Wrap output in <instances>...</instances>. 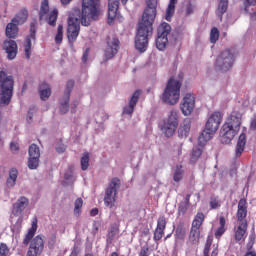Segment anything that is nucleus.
<instances>
[{
	"label": "nucleus",
	"mask_w": 256,
	"mask_h": 256,
	"mask_svg": "<svg viewBox=\"0 0 256 256\" xmlns=\"http://www.w3.org/2000/svg\"><path fill=\"white\" fill-rule=\"evenodd\" d=\"M101 15V0H82V11L74 8L68 16L67 38L69 43H75L81 25L89 27L91 21H97Z\"/></svg>",
	"instance_id": "obj_1"
},
{
	"label": "nucleus",
	"mask_w": 256,
	"mask_h": 256,
	"mask_svg": "<svg viewBox=\"0 0 256 256\" xmlns=\"http://www.w3.org/2000/svg\"><path fill=\"white\" fill-rule=\"evenodd\" d=\"M37 217L32 219L31 227L26 233L23 239V245H29L26 256H40L45 249V239L43 235H37L35 237V233H37ZM34 237V238H33Z\"/></svg>",
	"instance_id": "obj_2"
},
{
	"label": "nucleus",
	"mask_w": 256,
	"mask_h": 256,
	"mask_svg": "<svg viewBox=\"0 0 256 256\" xmlns=\"http://www.w3.org/2000/svg\"><path fill=\"white\" fill-rule=\"evenodd\" d=\"M241 129V113L239 112H232L228 119L226 120L225 124L222 126L221 131V141L226 145L231 143L235 138V135L239 133Z\"/></svg>",
	"instance_id": "obj_3"
},
{
	"label": "nucleus",
	"mask_w": 256,
	"mask_h": 256,
	"mask_svg": "<svg viewBox=\"0 0 256 256\" xmlns=\"http://www.w3.org/2000/svg\"><path fill=\"white\" fill-rule=\"evenodd\" d=\"M221 119H223V116H221L220 112H214L208 118L205 125V130L198 137L199 147H203L205 146V143H207V141H211V138L213 137V135H215V133H217V130L221 125Z\"/></svg>",
	"instance_id": "obj_4"
},
{
	"label": "nucleus",
	"mask_w": 256,
	"mask_h": 256,
	"mask_svg": "<svg viewBox=\"0 0 256 256\" xmlns=\"http://www.w3.org/2000/svg\"><path fill=\"white\" fill-rule=\"evenodd\" d=\"M153 35V24L140 22L138 24L137 35L135 38V48L140 53H145L149 47V37Z\"/></svg>",
	"instance_id": "obj_5"
},
{
	"label": "nucleus",
	"mask_w": 256,
	"mask_h": 256,
	"mask_svg": "<svg viewBox=\"0 0 256 256\" xmlns=\"http://www.w3.org/2000/svg\"><path fill=\"white\" fill-rule=\"evenodd\" d=\"M181 85V80L170 78L162 94V101L167 105H177L181 96Z\"/></svg>",
	"instance_id": "obj_6"
},
{
	"label": "nucleus",
	"mask_w": 256,
	"mask_h": 256,
	"mask_svg": "<svg viewBox=\"0 0 256 256\" xmlns=\"http://www.w3.org/2000/svg\"><path fill=\"white\" fill-rule=\"evenodd\" d=\"M13 76H7V73L0 71V103L9 105L13 97Z\"/></svg>",
	"instance_id": "obj_7"
},
{
	"label": "nucleus",
	"mask_w": 256,
	"mask_h": 256,
	"mask_svg": "<svg viewBox=\"0 0 256 256\" xmlns=\"http://www.w3.org/2000/svg\"><path fill=\"white\" fill-rule=\"evenodd\" d=\"M120 187L121 180L117 177L112 178L108 183L104 194V205L109 209H113V207H115V203H117V191H119Z\"/></svg>",
	"instance_id": "obj_8"
},
{
	"label": "nucleus",
	"mask_w": 256,
	"mask_h": 256,
	"mask_svg": "<svg viewBox=\"0 0 256 256\" xmlns=\"http://www.w3.org/2000/svg\"><path fill=\"white\" fill-rule=\"evenodd\" d=\"M235 65V54L230 50L222 51L216 58L215 67L221 73H227Z\"/></svg>",
	"instance_id": "obj_9"
},
{
	"label": "nucleus",
	"mask_w": 256,
	"mask_h": 256,
	"mask_svg": "<svg viewBox=\"0 0 256 256\" xmlns=\"http://www.w3.org/2000/svg\"><path fill=\"white\" fill-rule=\"evenodd\" d=\"M177 127H179V112L177 110H171L167 119L164 120L162 132L165 137H173L177 131Z\"/></svg>",
	"instance_id": "obj_10"
},
{
	"label": "nucleus",
	"mask_w": 256,
	"mask_h": 256,
	"mask_svg": "<svg viewBox=\"0 0 256 256\" xmlns=\"http://www.w3.org/2000/svg\"><path fill=\"white\" fill-rule=\"evenodd\" d=\"M169 33H171V26L167 22L161 23L158 27V37L156 38V47L159 51H165L167 43H169V38H167Z\"/></svg>",
	"instance_id": "obj_11"
},
{
	"label": "nucleus",
	"mask_w": 256,
	"mask_h": 256,
	"mask_svg": "<svg viewBox=\"0 0 256 256\" xmlns=\"http://www.w3.org/2000/svg\"><path fill=\"white\" fill-rule=\"evenodd\" d=\"M147 7L142 15V23H148L153 25L155 23V17H157V0H147Z\"/></svg>",
	"instance_id": "obj_12"
},
{
	"label": "nucleus",
	"mask_w": 256,
	"mask_h": 256,
	"mask_svg": "<svg viewBox=\"0 0 256 256\" xmlns=\"http://www.w3.org/2000/svg\"><path fill=\"white\" fill-rule=\"evenodd\" d=\"M116 53H119V39L115 36H109L104 57L106 60L113 59Z\"/></svg>",
	"instance_id": "obj_13"
},
{
	"label": "nucleus",
	"mask_w": 256,
	"mask_h": 256,
	"mask_svg": "<svg viewBox=\"0 0 256 256\" xmlns=\"http://www.w3.org/2000/svg\"><path fill=\"white\" fill-rule=\"evenodd\" d=\"M28 153V167L30 169H37L39 167V158L41 157V150H39V146H37V144H32L29 147Z\"/></svg>",
	"instance_id": "obj_14"
},
{
	"label": "nucleus",
	"mask_w": 256,
	"mask_h": 256,
	"mask_svg": "<svg viewBox=\"0 0 256 256\" xmlns=\"http://www.w3.org/2000/svg\"><path fill=\"white\" fill-rule=\"evenodd\" d=\"M180 109L186 117L193 113L195 109V96L193 94H186L180 105Z\"/></svg>",
	"instance_id": "obj_15"
},
{
	"label": "nucleus",
	"mask_w": 256,
	"mask_h": 256,
	"mask_svg": "<svg viewBox=\"0 0 256 256\" xmlns=\"http://www.w3.org/2000/svg\"><path fill=\"white\" fill-rule=\"evenodd\" d=\"M27 207H29V199L24 196L20 197L16 203L13 204L12 215L14 217H19Z\"/></svg>",
	"instance_id": "obj_16"
},
{
	"label": "nucleus",
	"mask_w": 256,
	"mask_h": 256,
	"mask_svg": "<svg viewBox=\"0 0 256 256\" xmlns=\"http://www.w3.org/2000/svg\"><path fill=\"white\" fill-rule=\"evenodd\" d=\"M236 218L238 223L247 224V200L245 199L239 200Z\"/></svg>",
	"instance_id": "obj_17"
},
{
	"label": "nucleus",
	"mask_w": 256,
	"mask_h": 256,
	"mask_svg": "<svg viewBox=\"0 0 256 256\" xmlns=\"http://www.w3.org/2000/svg\"><path fill=\"white\" fill-rule=\"evenodd\" d=\"M3 49L7 53L10 61H13L17 57V42L15 40H5L3 42Z\"/></svg>",
	"instance_id": "obj_18"
},
{
	"label": "nucleus",
	"mask_w": 256,
	"mask_h": 256,
	"mask_svg": "<svg viewBox=\"0 0 256 256\" xmlns=\"http://www.w3.org/2000/svg\"><path fill=\"white\" fill-rule=\"evenodd\" d=\"M139 97H141V90H136L130 99L129 106L123 109L124 115H133V111H135V107L139 102Z\"/></svg>",
	"instance_id": "obj_19"
},
{
	"label": "nucleus",
	"mask_w": 256,
	"mask_h": 256,
	"mask_svg": "<svg viewBox=\"0 0 256 256\" xmlns=\"http://www.w3.org/2000/svg\"><path fill=\"white\" fill-rule=\"evenodd\" d=\"M119 11V0H108V23H113Z\"/></svg>",
	"instance_id": "obj_20"
},
{
	"label": "nucleus",
	"mask_w": 256,
	"mask_h": 256,
	"mask_svg": "<svg viewBox=\"0 0 256 256\" xmlns=\"http://www.w3.org/2000/svg\"><path fill=\"white\" fill-rule=\"evenodd\" d=\"M31 39H35V24H31L30 35L26 38L24 45L26 59H31Z\"/></svg>",
	"instance_id": "obj_21"
},
{
	"label": "nucleus",
	"mask_w": 256,
	"mask_h": 256,
	"mask_svg": "<svg viewBox=\"0 0 256 256\" xmlns=\"http://www.w3.org/2000/svg\"><path fill=\"white\" fill-rule=\"evenodd\" d=\"M190 131H191V119L186 118L181 123V125L178 129V135H179V137H187L189 135Z\"/></svg>",
	"instance_id": "obj_22"
},
{
	"label": "nucleus",
	"mask_w": 256,
	"mask_h": 256,
	"mask_svg": "<svg viewBox=\"0 0 256 256\" xmlns=\"http://www.w3.org/2000/svg\"><path fill=\"white\" fill-rule=\"evenodd\" d=\"M17 23L13 22V20L11 21V23H8L6 26V37H8V39H15V37H17L18 33H19V28L17 27Z\"/></svg>",
	"instance_id": "obj_23"
},
{
	"label": "nucleus",
	"mask_w": 256,
	"mask_h": 256,
	"mask_svg": "<svg viewBox=\"0 0 256 256\" xmlns=\"http://www.w3.org/2000/svg\"><path fill=\"white\" fill-rule=\"evenodd\" d=\"M247 143L245 133L240 134L236 145V157H241L243 151H245V144Z\"/></svg>",
	"instance_id": "obj_24"
},
{
	"label": "nucleus",
	"mask_w": 256,
	"mask_h": 256,
	"mask_svg": "<svg viewBox=\"0 0 256 256\" xmlns=\"http://www.w3.org/2000/svg\"><path fill=\"white\" fill-rule=\"evenodd\" d=\"M226 223L227 222L225 220V216H220L219 217V225L220 226L217 228V230L214 233L216 239H221V237H223V235L227 231V228H225Z\"/></svg>",
	"instance_id": "obj_25"
},
{
	"label": "nucleus",
	"mask_w": 256,
	"mask_h": 256,
	"mask_svg": "<svg viewBox=\"0 0 256 256\" xmlns=\"http://www.w3.org/2000/svg\"><path fill=\"white\" fill-rule=\"evenodd\" d=\"M39 93L40 99H42V101H47V99L51 97V87H49V84L42 83L39 87Z\"/></svg>",
	"instance_id": "obj_26"
},
{
	"label": "nucleus",
	"mask_w": 256,
	"mask_h": 256,
	"mask_svg": "<svg viewBox=\"0 0 256 256\" xmlns=\"http://www.w3.org/2000/svg\"><path fill=\"white\" fill-rule=\"evenodd\" d=\"M247 233V224L238 223V227L235 231V240L241 241V239H245Z\"/></svg>",
	"instance_id": "obj_27"
},
{
	"label": "nucleus",
	"mask_w": 256,
	"mask_h": 256,
	"mask_svg": "<svg viewBox=\"0 0 256 256\" xmlns=\"http://www.w3.org/2000/svg\"><path fill=\"white\" fill-rule=\"evenodd\" d=\"M200 237H201V230L191 228L188 243H190V245H199Z\"/></svg>",
	"instance_id": "obj_28"
},
{
	"label": "nucleus",
	"mask_w": 256,
	"mask_h": 256,
	"mask_svg": "<svg viewBox=\"0 0 256 256\" xmlns=\"http://www.w3.org/2000/svg\"><path fill=\"white\" fill-rule=\"evenodd\" d=\"M228 7H229V0H219L216 15H217V17H219L220 21H221V19H223V14L227 13Z\"/></svg>",
	"instance_id": "obj_29"
},
{
	"label": "nucleus",
	"mask_w": 256,
	"mask_h": 256,
	"mask_svg": "<svg viewBox=\"0 0 256 256\" xmlns=\"http://www.w3.org/2000/svg\"><path fill=\"white\" fill-rule=\"evenodd\" d=\"M27 17H29V13L27 10L22 9L15 18L12 19V23H16L18 25H23L25 21H27Z\"/></svg>",
	"instance_id": "obj_30"
},
{
	"label": "nucleus",
	"mask_w": 256,
	"mask_h": 256,
	"mask_svg": "<svg viewBox=\"0 0 256 256\" xmlns=\"http://www.w3.org/2000/svg\"><path fill=\"white\" fill-rule=\"evenodd\" d=\"M19 175V171L17 169L12 168L9 172V177L7 179V187H15V184L17 183V177Z\"/></svg>",
	"instance_id": "obj_31"
},
{
	"label": "nucleus",
	"mask_w": 256,
	"mask_h": 256,
	"mask_svg": "<svg viewBox=\"0 0 256 256\" xmlns=\"http://www.w3.org/2000/svg\"><path fill=\"white\" fill-rule=\"evenodd\" d=\"M203 221H205V214L203 212H198L195 216L191 229H201V225H203Z\"/></svg>",
	"instance_id": "obj_32"
},
{
	"label": "nucleus",
	"mask_w": 256,
	"mask_h": 256,
	"mask_svg": "<svg viewBox=\"0 0 256 256\" xmlns=\"http://www.w3.org/2000/svg\"><path fill=\"white\" fill-rule=\"evenodd\" d=\"M49 13V0H43L40 7L39 19L43 21L47 19V14Z\"/></svg>",
	"instance_id": "obj_33"
},
{
	"label": "nucleus",
	"mask_w": 256,
	"mask_h": 256,
	"mask_svg": "<svg viewBox=\"0 0 256 256\" xmlns=\"http://www.w3.org/2000/svg\"><path fill=\"white\" fill-rule=\"evenodd\" d=\"M175 5H177V0H170L168 7L166 9L165 19L166 21H171V17L175 15Z\"/></svg>",
	"instance_id": "obj_34"
},
{
	"label": "nucleus",
	"mask_w": 256,
	"mask_h": 256,
	"mask_svg": "<svg viewBox=\"0 0 256 256\" xmlns=\"http://www.w3.org/2000/svg\"><path fill=\"white\" fill-rule=\"evenodd\" d=\"M69 94L64 96L62 100H60V113L65 115L69 111Z\"/></svg>",
	"instance_id": "obj_35"
},
{
	"label": "nucleus",
	"mask_w": 256,
	"mask_h": 256,
	"mask_svg": "<svg viewBox=\"0 0 256 256\" xmlns=\"http://www.w3.org/2000/svg\"><path fill=\"white\" fill-rule=\"evenodd\" d=\"M183 174H184L183 166L177 165L174 170L173 181H175L176 183H179V181L183 179Z\"/></svg>",
	"instance_id": "obj_36"
},
{
	"label": "nucleus",
	"mask_w": 256,
	"mask_h": 256,
	"mask_svg": "<svg viewBox=\"0 0 256 256\" xmlns=\"http://www.w3.org/2000/svg\"><path fill=\"white\" fill-rule=\"evenodd\" d=\"M202 154H203V149L199 147H194L192 150L190 163H197V160L199 159V157H201Z\"/></svg>",
	"instance_id": "obj_37"
},
{
	"label": "nucleus",
	"mask_w": 256,
	"mask_h": 256,
	"mask_svg": "<svg viewBox=\"0 0 256 256\" xmlns=\"http://www.w3.org/2000/svg\"><path fill=\"white\" fill-rule=\"evenodd\" d=\"M59 15V11L57 9H54L48 17V24L51 25V27H55L57 23V17Z\"/></svg>",
	"instance_id": "obj_38"
},
{
	"label": "nucleus",
	"mask_w": 256,
	"mask_h": 256,
	"mask_svg": "<svg viewBox=\"0 0 256 256\" xmlns=\"http://www.w3.org/2000/svg\"><path fill=\"white\" fill-rule=\"evenodd\" d=\"M81 169L82 171L89 169V152L84 153L81 157Z\"/></svg>",
	"instance_id": "obj_39"
},
{
	"label": "nucleus",
	"mask_w": 256,
	"mask_h": 256,
	"mask_svg": "<svg viewBox=\"0 0 256 256\" xmlns=\"http://www.w3.org/2000/svg\"><path fill=\"white\" fill-rule=\"evenodd\" d=\"M55 43L61 45L63 43V25L59 24L57 28V33L55 36Z\"/></svg>",
	"instance_id": "obj_40"
},
{
	"label": "nucleus",
	"mask_w": 256,
	"mask_h": 256,
	"mask_svg": "<svg viewBox=\"0 0 256 256\" xmlns=\"http://www.w3.org/2000/svg\"><path fill=\"white\" fill-rule=\"evenodd\" d=\"M221 207V200L218 196L210 197V209H219Z\"/></svg>",
	"instance_id": "obj_41"
},
{
	"label": "nucleus",
	"mask_w": 256,
	"mask_h": 256,
	"mask_svg": "<svg viewBox=\"0 0 256 256\" xmlns=\"http://www.w3.org/2000/svg\"><path fill=\"white\" fill-rule=\"evenodd\" d=\"M216 41H219V29L213 27L210 32V43L215 44Z\"/></svg>",
	"instance_id": "obj_42"
},
{
	"label": "nucleus",
	"mask_w": 256,
	"mask_h": 256,
	"mask_svg": "<svg viewBox=\"0 0 256 256\" xmlns=\"http://www.w3.org/2000/svg\"><path fill=\"white\" fill-rule=\"evenodd\" d=\"M167 227V220L165 219V216H160L157 221V228L160 231H165V228Z\"/></svg>",
	"instance_id": "obj_43"
},
{
	"label": "nucleus",
	"mask_w": 256,
	"mask_h": 256,
	"mask_svg": "<svg viewBox=\"0 0 256 256\" xmlns=\"http://www.w3.org/2000/svg\"><path fill=\"white\" fill-rule=\"evenodd\" d=\"M187 209H189V204H187V202H180L178 205V214L185 215L187 213Z\"/></svg>",
	"instance_id": "obj_44"
},
{
	"label": "nucleus",
	"mask_w": 256,
	"mask_h": 256,
	"mask_svg": "<svg viewBox=\"0 0 256 256\" xmlns=\"http://www.w3.org/2000/svg\"><path fill=\"white\" fill-rule=\"evenodd\" d=\"M73 87H75V82L73 80H69L66 84L64 97H66V95H68V97H71V91L73 90Z\"/></svg>",
	"instance_id": "obj_45"
},
{
	"label": "nucleus",
	"mask_w": 256,
	"mask_h": 256,
	"mask_svg": "<svg viewBox=\"0 0 256 256\" xmlns=\"http://www.w3.org/2000/svg\"><path fill=\"white\" fill-rule=\"evenodd\" d=\"M9 255V247L5 243L0 244V256Z\"/></svg>",
	"instance_id": "obj_46"
},
{
	"label": "nucleus",
	"mask_w": 256,
	"mask_h": 256,
	"mask_svg": "<svg viewBox=\"0 0 256 256\" xmlns=\"http://www.w3.org/2000/svg\"><path fill=\"white\" fill-rule=\"evenodd\" d=\"M81 207H83V199L77 198L75 200L74 213H79V211H81Z\"/></svg>",
	"instance_id": "obj_47"
},
{
	"label": "nucleus",
	"mask_w": 256,
	"mask_h": 256,
	"mask_svg": "<svg viewBox=\"0 0 256 256\" xmlns=\"http://www.w3.org/2000/svg\"><path fill=\"white\" fill-rule=\"evenodd\" d=\"M165 230H159L158 228H156L155 232H154V240L155 241H161V239H163V233Z\"/></svg>",
	"instance_id": "obj_48"
},
{
	"label": "nucleus",
	"mask_w": 256,
	"mask_h": 256,
	"mask_svg": "<svg viewBox=\"0 0 256 256\" xmlns=\"http://www.w3.org/2000/svg\"><path fill=\"white\" fill-rule=\"evenodd\" d=\"M256 4V0H245L244 1V11L249 13V7L254 6Z\"/></svg>",
	"instance_id": "obj_49"
},
{
	"label": "nucleus",
	"mask_w": 256,
	"mask_h": 256,
	"mask_svg": "<svg viewBox=\"0 0 256 256\" xmlns=\"http://www.w3.org/2000/svg\"><path fill=\"white\" fill-rule=\"evenodd\" d=\"M149 255H151V253L149 252V247L147 246L142 247L139 253V256H149Z\"/></svg>",
	"instance_id": "obj_50"
},
{
	"label": "nucleus",
	"mask_w": 256,
	"mask_h": 256,
	"mask_svg": "<svg viewBox=\"0 0 256 256\" xmlns=\"http://www.w3.org/2000/svg\"><path fill=\"white\" fill-rule=\"evenodd\" d=\"M209 249H211V242L207 240L204 248V256H209Z\"/></svg>",
	"instance_id": "obj_51"
},
{
	"label": "nucleus",
	"mask_w": 256,
	"mask_h": 256,
	"mask_svg": "<svg viewBox=\"0 0 256 256\" xmlns=\"http://www.w3.org/2000/svg\"><path fill=\"white\" fill-rule=\"evenodd\" d=\"M10 149H11L12 153H17V151H19V144L12 142L10 144Z\"/></svg>",
	"instance_id": "obj_52"
},
{
	"label": "nucleus",
	"mask_w": 256,
	"mask_h": 256,
	"mask_svg": "<svg viewBox=\"0 0 256 256\" xmlns=\"http://www.w3.org/2000/svg\"><path fill=\"white\" fill-rule=\"evenodd\" d=\"M55 241H56V237H55V236H52V237L50 238V240L48 241V247H49L50 249H53V247L55 246Z\"/></svg>",
	"instance_id": "obj_53"
},
{
	"label": "nucleus",
	"mask_w": 256,
	"mask_h": 256,
	"mask_svg": "<svg viewBox=\"0 0 256 256\" xmlns=\"http://www.w3.org/2000/svg\"><path fill=\"white\" fill-rule=\"evenodd\" d=\"M88 57H89V48H87V49L85 50V52L83 53V56H82V61H83V63H87Z\"/></svg>",
	"instance_id": "obj_54"
},
{
	"label": "nucleus",
	"mask_w": 256,
	"mask_h": 256,
	"mask_svg": "<svg viewBox=\"0 0 256 256\" xmlns=\"http://www.w3.org/2000/svg\"><path fill=\"white\" fill-rule=\"evenodd\" d=\"M193 11H194L193 5L188 4L186 7V15H192Z\"/></svg>",
	"instance_id": "obj_55"
},
{
	"label": "nucleus",
	"mask_w": 256,
	"mask_h": 256,
	"mask_svg": "<svg viewBox=\"0 0 256 256\" xmlns=\"http://www.w3.org/2000/svg\"><path fill=\"white\" fill-rule=\"evenodd\" d=\"M196 253H197V250H195V249H188L186 251V256H195Z\"/></svg>",
	"instance_id": "obj_56"
},
{
	"label": "nucleus",
	"mask_w": 256,
	"mask_h": 256,
	"mask_svg": "<svg viewBox=\"0 0 256 256\" xmlns=\"http://www.w3.org/2000/svg\"><path fill=\"white\" fill-rule=\"evenodd\" d=\"M65 150H66V147L63 144L58 146V147H56L57 153H65Z\"/></svg>",
	"instance_id": "obj_57"
},
{
	"label": "nucleus",
	"mask_w": 256,
	"mask_h": 256,
	"mask_svg": "<svg viewBox=\"0 0 256 256\" xmlns=\"http://www.w3.org/2000/svg\"><path fill=\"white\" fill-rule=\"evenodd\" d=\"M33 111H35V107L30 108L28 111L27 119H29V121H31V119H33Z\"/></svg>",
	"instance_id": "obj_58"
},
{
	"label": "nucleus",
	"mask_w": 256,
	"mask_h": 256,
	"mask_svg": "<svg viewBox=\"0 0 256 256\" xmlns=\"http://www.w3.org/2000/svg\"><path fill=\"white\" fill-rule=\"evenodd\" d=\"M79 105V101H74L72 103L71 113H75V109H77V106Z\"/></svg>",
	"instance_id": "obj_59"
},
{
	"label": "nucleus",
	"mask_w": 256,
	"mask_h": 256,
	"mask_svg": "<svg viewBox=\"0 0 256 256\" xmlns=\"http://www.w3.org/2000/svg\"><path fill=\"white\" fill-rule=\"evenodd\" d=\"M90 215H91V217H95L96 215H99V209L93 208V209L90 211Z\"/></svg>",
	"instance_id": "obj_60"
},
{
	"label": "nucleus",
	"mask_w": 256,
	"mask_h": 256,
	"mask_svg": "<svg viewBox=\"0 0 256 256\" xmlns=\"http://www.w3.org/2000/svg\"><path fill=\"white\" fill-rule=\"evenodd\" d=\"M190 199H191V194H188L186 195L185 200L183 202L189 205Z\"/></svg>",
	"instance_id": "obj_61"
},
{
	"label": "nucleus",
	"mask_w": 256,
	"mask_h": 256,
	"mask_svg": "<svg viewBox=\"0 0 256 256\" xmlns=\"http://www.w3.org/2000/svg\"><path fill=\"white\" fill-rule=\"evenodd\" d=\"M251 129H256V119H253L252 121H251Z\"/></svg>",
	"instance_id": "obj_62"
},
{
	"label": "nucleus",
	"mask_w": 256,
	"mask_h": 256,
	"mask_svg": "<svg viewBox=\"0 0 256 256\" xmlns=\"http://www.w3.org/2000/svg\"><path fill=\"white\" fill-rule=\"evenodd\" d=\"M244 256H256V253L253 251L247 252Z\"/></svg>",
	"instance_id": "obj_63"
},
{
	"label": "nucleus",
	"mask_w": 256,
	"mask_h": 256,
	"mask_svg": "<svg viewBox=\"0 0 256 256\" xmlns=\"http://www.w3.org/2000/svg\"><path fill=\"white\" fill-rule=\"evenodd\" d=\"M219 255V251L217 249H214L211 253V256H217Z\"/></svg>",
	"instance_id": "obj_64"
}]
</instances>
